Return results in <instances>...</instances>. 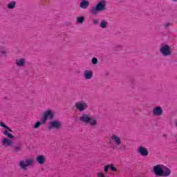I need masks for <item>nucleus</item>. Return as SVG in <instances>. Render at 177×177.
I'll return each mask as SVG.
<instances>
[{
	"mask_svg": "<svg viewBox=\"0 0 177 177\" xmlns=\"http://www.w3.org/2000/svg\"><path fill=\"white\" fill-rule=\"evenodd\" d=\"M106 3H107L104 0L99 1L95 5V6L91 8L90 13H91V15H94V16H96L99 12H103L104 10H106Z\"/></svg>",
	"mask_w": 177,
	"mask_h": 177,
	"instance_id": "f257e3e1",
	"label": "nucleus"
},
{
	"mask_svg": "<svg viewBox=\"0 0 177 177\" xmlns=\"http://www.w3.org/2000/svg\"><path fill=\"white\" fill-rule=\"evenodd\" d=\"M80 121L82 122H84V124H90L91 127H95L97 125V120L95 119L92 120V118L89 117L88 114H82V116L80 117Z\"/></svg>",
	"mask_w": 177,
	"mask_h": 177,
	"instance_id": "f03ea898",
	"label": "nucleus"
},
{
	"mask_svg": "<svg viewBox=\"0 0 177 177\" xmlns=\"http://www.w3.org/2000/svg\"><path fill=\"white\" fill-rule=\"evenodd\" d=\"M160 52L162 56H171L172 55V50H171V47L167 44H161L160 48Z\"/></svg>",
	"mask_w": 177,
	"mask_h": 177,
	"instance_id": "7ed1b4c3",
	"label": "nucleus"
},
{
	"mask_svg": "<svg viewBox=\"0 0 177 177\" xmlns=\"http://www.w3.org/2000/svg\"><path fill=\"white\" fill-rule=\"evenodd\" d=\"M48 120H53L55 118V113L52 111V110L48 109L43 113L41 119L44 120L46 122Z\"/></svg>",
	"mask_w": 177,
	"mask_h": 177,
	"instance_id": "20e7f679",
	"label": "nucleus"
},
{
	"mask_svg": "<svg viewBox=\"0 0 177 177\" xmlns=\"http://www.w3.org/2000/svg\"><path fill=\"white\" fill-rule=\"evenodd\" d=\"M48 129H62V122L57 120L50 122Z\"/></svg>",
	"mask_w": 177,
	"mask_h": 177,
	"instance_id": "39448f33",
	"label": "nucleus"
},
{
	"mask_svg": "<svg viewBox=\"0 0 177 177\" xmlns=\"http://www.w3.org/2000/svg\"><path fill=\"white\" fill-rule=\"evenodd\" d=\"M75 106L76 107L77 110H79V111H80V113H82V111H85V110L88 109V104L86 102H84V101L76 102L75 104Z\"/></svg>",
	"mask_w": 177,
	"mask_h": 177,
	"instance_id": "423d86ee",
	"label": "nucleus"
},
{
	"mask_svg": "<svg viewBox=\"0 0 177 177\" xmlns=\"http://www.w3.org/2000/svg\"><path fill=\"white\" fill-rule=\"evenodd\" d=\"M34 164V160L32 159H26V161L21 160L19 165L22 169H27V167H30Z\"/></svg>",
	"mask_w": 177,
	"mask_h": 177,
	"instance_id": "0eeeda50",
	"label": "nucleus"
},
{
	"mask_svg": "<svg viewBox=\"0 0 177 177\" xmlns=\"http://www.w3.org/2000/svg\"><path fill=\"white\" fill-rule=\"evenodd\" d=\"M153 169L156 176H162V172L164 171V165H156L153 167Z\"/></svg>",
	"mask_w": 177,
	"mask_h": 177,
	"instance_id": "6e6552de",
	"label": "nucleus"
},
{
	"mask_svg": "<svg viewBox=\"0 0 177 177\" xmlns=\"http://www.w3.org/2000/svg\"><path fill=\"white\" fill-rule=\"evenodd\" d=\"M137 151L140 154V156H142V157H147V156H149V151L142 146L139 147Z\"/></svg>",
	"mask_w": 177,
	"mask_h": 177,
	"instance_id": "1a4fd4ad",
	"label": "nucleus"
},
{
	"mask_svg": "<svg viewBox=\"0 0 177 177\" xmlns=\"http://www.w3.org/2000/svg\"><path fill=\"white\" fill-rule=\"evenodd\" d=\"M163 112L164 111H162V108L161 106H156L152 111L154 116L162 115Z\"/></svg>",
	"mask_w": 177,
	"mask_h": 177,
	"instance_id": "9d476101",
	"label": "nucleus"
},
{
	"mask_svg": "<svg viewBox=\"0 0 177 177\" xmlns=\"http://www.w3.org/2000/svg\"><path fill=\"white\" fill-rule=\"evenodd\" d=\"M84 75L85 80H91L92 77H93V71L86 70L84 71Z\"/></svg>",
	"mask_w": 177,
	"mask_h": 177,
	"instance_id": "9b49d317",
	"label": "nucleus"
},
{
	"mask_svg": "<svg viewBox=\"0 0 177 177\" xmlns=\"http://www.w3.org/2000/svg\"><path fill=\"white\" fill-rule=\"evenodd\" d=\"M15 63L19 67L26 66V59L24 58H19L16 59Z\"/></svg>",
	"mask_w": 177,
	"mask_h": 177,
	"instance_id": "f8f14e48",
	"label": "nucleus"
},
{
	"mask_svg": "<svg viewBox=\"0 0 177 177\" xmlns=\"http://www.w3.org/2000/svg\"><path fill=\"white\" fill-rule=\"evenodd\" d=\"M36 160L37 161L38 164H39L40 165H44L46 161L45 156L42 155L37 156L36 157Z\"/></svg>",
	"mask_w": 177,
	"mask_h": 177,
	"instance_id": "ddd939ff",
	"label": "nucleus"
},
{
	"mask_svg": "<svg viewBox=\"0 0 177 177\" xmlns=\"http://www.w3.org/2000/svg\"><path fill=\"white\" fill-rule=\"evenodd\" d=\"M3 146H12L13 145V141L8 138H4L2 140Z\"/></svg>",
	"mask_w": 177,
	"mask_h": 177,
	"instance_id": "4468645a",
	"label": "nucleus"
},
{
	"mask_svg": "<svg viewBox=\"0 0 177 177\" xmlns=\"http://www.w3.org/2000/svg\"><path fill=\"white\" fill-rule=\"evenodd\" d=\"M89 6V1L86 0H82L80 8L82 9H88V7Z\"/></svg>",
	"mask_w": 177,
	"mask_h": 177,
	"instance_id": "2eb2a0df",
	"label": "nucleus"
},
{
	"mask_svg": "<svg viewBox=\"0 0 177 177\" xmlns=\"http://www.w3.org/2000/svg\"><path fill=\"white\" fill-rule=\"evenodd\" d=\"M112 140H113L116 146H120V145H121V138H120L117 135L112 136Z\"/></svg>",
	"mask_w": 177,
	"mask_h": 177,
	"instance_id": "dca6fc26",
	"label": "nucleus"
},
{
	"mask_svg": "<svg viewBox=\"0 0 177 177\" xmlns=\"http://www.w3.org/2000/svg\"><path fill=\"white\" fill-rule=\"evenodd\" d=\"M171 175V169L165 166H163V172L162 176H169Z\"/></svg>",
	"mask_w": 177,
	"mask_h": 177,
	"instance_id": "f3484780",
	"label": "nucleus"
},
{
	"mask_svg": "<svg viewBox=\"0 0 177 177\" xmlns=\"http://www.w3.org/2000/svg\"><path fill=\"white\" fill-rule=\"evenodd\" d=\"M42 124H46V122L41 119V121H37L35 123L33 128L35 129H38V128H39Z\"/></svg>",
	"mask_w": 177,
	"mask_h": 177,
	"instance_id": "a211bd4d",
	"label": "nucleus"
},
{
	"mask_svg": "<svg viewBox=\"0 0 177 177\" xmlns=\"http://www.w3.org/2000/svg\"><path fill=\"white\" fill-rule=\"evenodd\" d=\"M3 135H5V136H8V139H13V138H15V136L12 135V133H9V131H8V130H5L3 131Z\"/></svg>",
	"mask_w": 177,
	"mask_h": 177,
	"instance_id": "6ab92c4d",
	"label": "nucleus"
},
{
	"mask_svg": "<svg viewBox=\"0 0 177 177\" xmlns=\"http://www.w3.org/2000/svg\"><path fill=\"white\" fill-rule=\"evenodd\" d=\"M107 24H109V22L107 21L102 20L100 24V27H101V28H106L107 27Z\"/></svg>",
	"mask_w": 177,
	"mask_h": 177,
	"instance_id": "aec40b11",
	"label": "nucleus"
},
{
	"mask_svg": "<svg viewBox=\"0 0 177 177\" xmlns=\"http://www.w3.org/2000/svg\"><path fill=\"white\" fill-rule=\"evenodd\" d=\"M8 9H15L16 8V1H12L7 5Z\"/></svg>",
	"mask_w": 177,
	"mask_h": 177,
	"instance_id": "412c9836",
	"label": "nucleus"
},
{
	"mask_svg": "<svg viewBox=\"0 0 177 177\" xmlns=\"http://www.w3.org/2000/svg\"><path fill=\"white\" fill-rule=\"evenodd\" d=\"M13 151H15V153H19V151H21V150H23V147L22 146H16V147H13Z\"/></svg>",
	"mask_w": 177,
	"mask_h": 177,
	"instance_id": "4be33fe9",
	"label": "nucleus"
},
{
	"mask_svg": "<svg viewBox=\"0 0 177 177\" xmlns=\"http://www.w3.org/2000/svg\"><path fill=\"white\" fill-rule=\"evenodd\" d=\"M85 21V17H78L77 19V23L78 24H82Z\"/></svg>",
	"mask_w": 177,
	"mask_h": 177,
	"instance_id": "5701e85b",
	"label": "nucleus"
},
{
	"mask_svg": "<svg viewBox=\"0 0 177 177\" xmlns=\"http://www.w3.org/2000/svg\"><path fill=\"white\" fill-rule=\"evenodd\" d=\"M97 62H98V60H97V58H96V57H93L91 59L92 64L96 65V64H97Z\"/></svg>",
	"mask_w": 177,
	"mask_h": 177,
	"instance_id": "b1692460",
	"label": "nucleus"
},
{
	"mask_svg": "<svg viewBox=\"0 0 177 177\" xmlns=\"http://www.w3.org/2000/svg\"><path fill=\"white\" fill-rule=\"evenodd\" d=\"M110 169H111V171H113V172H117V168L114 167V165H111Z\"/></svg>",
	"mask_w": 177,
	"mask_h": 177,
	"instance_id": "393cba45",
	"label": "nucleus"
},
{
	"mask_svg": "<svg viewBox=\"0 0 177 177\" xmlns=\"http://www.w3.org/2000/svg\"><path fill=\"white\" fill-rule=\"evenodd\" d=\"M129 80L131 85H135V84H136V80H135V79L130 77Z\"/></svg>",
	"mask_w": 177,
	"mask_h": 177,
	"instance_id": "a878e982",
	"label": "nucleus"
},
{
	"mask_svg": "<svg viewBox=\"0 0 177 177\" xmlns=\"http://www.w3.org/2000/svg\"><path fill=\"white\" fill-rule=\"evenodd\" d=\"M109 169H110V165H106L104 169V172H107Z\"/></svg>",
	"mask_w": 177,
	"mask_h": 177,
	"instance_id": "bb28decb",
	"label": "nucleus"
},
{
	"mask_svg": "<svg viewBox=\"0 0 177 177\" xmlns=\"http://www.w3.org/2000/svg\"><path fill=\"white\" fill-rule=\"evenodd\" d=\"M0 127L4 128V129H6V128H8V126L5 124L3 122H0Z\"/></svg>",
	"mask_w": 177,
	"mask_h": 177,
	"instance_id": "cd10ccee",
	"label": "nucleus"
},
{
	"mask_svg": "<svg viewBox=\"0 0 177 177\" xmlns=\"http://www.w3.org/2000/svg\"><path fill=\"white\" fill-rule=\"evenodd\" d=\"M97 176L98 177H109V176H104V174H103V173H98Z\"/></svg>",
	"mask_w": 177,
	"mask_h": 177,
	"instance_id": "c85d7f7f",
	"label": "nucleus"
},
{
	"mask_svg": "<svg viewBox=\"0 0 177 177\" xmlns=\"http://www.w3.org/2000/svg\"><path fill=\"white\" fill-rule=\"evenodd\" d=\"M93 24H99V19H93Z\"/></svg>",
	"mask_w": 177,
	"mask_h": 177,
	"instance_id": "c756f323",
	"label": "nucleus"
},
{
	"mask_svg": "<svg viewBox=\"0 0 177 177\" xmlns=\"http://www.w3.org/2000/svg\"><path fill=\"white\" fill-rule=\"evenodd\" d=\"M6 131H8V132H13V130L10 129V128L8 126L7 128H6Z\"/></svg>",
	"mask_w": 177,
	"mask_h": 177,
	"instance_id": "7c9ffc66",
	"label": "nucleus"
},
{
	"mask_svg": "<svg viewBox=\"0 0 177 177\" xmlns=\"http://www.w3.org/2000/svg\"><path fill=\"white\" fill-rule=\"evenodd\" d=\"M169 26H171L170 23H167L165 25V28H167V27H169Z\"/></svg>",
	"mask_w": 177,
	"mask_h": 177,
	"instance_id": "2f4dec72",
	"label": "nucleus"
},
{
	"mask_svg": "<svg viewBox=\"0 0 177 177\" xmlns=\"http://www.w3.org/2000/svg\"><path fill=\"white\" fill-rule=\"evenodd\" d=\"M110 73H109V72H105L104 75H106V77H109Z\"/></svg>",
	"mask_w": 177,
	"mask_h": 177,
	"instance_id": "473e14b6",
	"label": "nucleus"
},
{
	"mask_svg": "<svg viewBox=\"0 0 177 177\" xmlns=\"http://www.w3.org/2000/svg\"><path fill=\"white\" fill-rule=\"evenodd\" d=\"M1 54H2V55H6V51H3V50L1 51Z\"/></svg>",
	"mask_w": 177,
	"mask_h": 177,
	"instance_id": "72a5a7b5",
	"label": "nucleus"
},
{
	"mask_svg": "<svg viewBox=\"0 0 177 177\" xmlns=\"http://www.w3.org/2000/svg\"><path fill=\"white\" fill-rule=\"evenodd\" d=\"M173 2H177V0H171Z\"/></svg>",
	"mask_w": 177,
	"mask_h": 177,
	"instance_id": "f704fd0d",
	"label": "nucleus"
}]
</instances>
